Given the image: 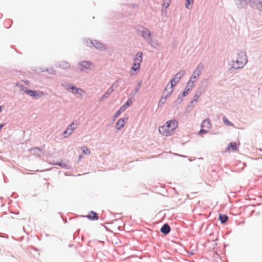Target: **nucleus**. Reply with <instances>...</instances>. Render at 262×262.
I'll return each mask as SVG.
<instances>
[{"label": "nucleus", "instance_id": "7", "mask_svg": "<svg viewBox=\"0 0 262 262\" xmlns=\"http://www.w3.org/2000/svg\"><path fill=\"white\" fill-rule=\"evenodd\" d=\"M76 124L72 122L67 128L66 130L64 132L63 134L64 135V137H68L70 135H71L72 133L73 130L76 128Z\"/></svg>", "mask_w": 262, "mask_h": 262}, {"label": "nucleus", "instance_id": "5", "mask_svg": "<svg viewBox=\"0 0 262 262\" xmlns=\"http://www.w3.org/2000/svg\"><path fill=\"white\" fill-rule=\"evenodd\" d=\"M203 68V66L202 64H200L196 70L193 72V73L192 75V76L190 77V79L191 80H195V82L198 80V78L200 75L201 72L202 71V69Z\"/></svg>", "mask_w": 262, "mask_h": 262}, {"label": "nucleus", "instance_id": "2", "mask_svg": "<svg viewBox=\"0 0 262 262\" xmlns=\"http://www.w3.org/2000/svg\"><path fill=\"white\" fill-rule=\"evenodd\" d=\"M174 86H172L171 84L168 83L165 86V88L163 93V96H162L159 102V105L163 104L166 99L167 97H169L172 94L173 91V87Z\"/></svg>", "mask_w": 262, "mask_h": 262}, {"label": "nucleus", "instance_id": "9", "mask_svg": "<svg viewBox=\"0 0 262 262\" xmlns=\"http://www.w3.org/2000/svg\"><path fill=\"white\" fill-rule=\"evenodd\" d=\"M25 93L29 95L34 97H37L41 96L43 95V93L41 92L38 93L37 91H32V90H26L25 91Z\"/></svg>", "mask_w": 262, "mask_h": 262}, {"label": "nucleus", "instance_id": "26", "mask_svg": "<svg viewBox=\"0 0 262 262\" xmlns=\"http://www.w3.org/2000/svg\"><path fill=\"white\" fill-rule=\"evenodd\" d=\"M193 3V0H187L186 3V7L187 8H189V5Z\"/></svg>", "mask_w": 262, "mask_h": 262}, {"label": "nucleus", "instance_id": "31", "mask_svg": "<svg viewBox=\"0 0 262 262\" xmlns=\"http://www.w3.org/2000/svg\"><path fill=\"white\" fill-rule=\"evenodd\" d=\"M103 97H107V95H104L103 96Z\"/></svg>", "mask_w": 262, "mask_h": 262}, {"label": "nucleus", "instance_id": "13", "mask_svg": "<svg viewBox=\"0 0 262 262\" xmlns=\"http://www.w3.org/2000/svg\"><path fill=\"white\" fill-rule=\"evenodd\" d=\"M170 230V227L167 224H164L162 228H161V231L162 233H163L164 234H168Z\"/></svg>", "mask_w": 262, "mask_h": 262}, {"label": "nucleus", "instance_id": "6", "mask_svg": "<svg viewBox=\"0 0 262 262\" xmlns=\"http://www.w3.org/2000/svg\"><path fill=\"white\" fill-rule=\"evenodd\" d=\"M79 69L81 71H86L87 69H91L93 67L92 63L87 61H82L79 64Z\"/></svg>", "mask_w": 262, "mask_h": 262}, {"label": "nucleus", "instance_id": "8", "mask_svg": "<svg viewBox=\"0 0 262 262\" xmlns=\"http://www.w3.org/2000/svg\"><path fill=\"white\" fill-rule=\"evenodd\" d=\"M127 118H121L119 119L116 123V128L118 130L121 129L126 123Z\"/></svg>", "mask_w": 262, "mask_h": 262}, {"label": "nucleus", "instance_id": "21", "mask_svg": "<svg viewBox=\"0 0 262 262\" xmlns=\"http://www.w3.org/2000/svg\"><path fill=\"white\" fill-rule=\"evenodd\" d=\"M81 149L82 150L83 153L85 155H90L91 154L90 150L86 146H83L81 147Z\"/></svg>", "mask_w": 262, "mask_h": 262}, {"label": "nucleus", "instance_id": "17", "mask_svg": "<svg viewBox=\"0 0 262 262\" xmlns=\"http://www.w3.org/2000/svg\"><path fill=\"white\" fill-rule=\"evenodd\" d=\"M86 217L91 220H97L98 219V216L97 213L94 211H91L89 215L86 216Z\"/></svg>", "mask_w": 262, "mask_h": 262}, {"label": "nucleus", "instance_id": "15", "mask_svg": "<svg viewBox=\"0 0 262 262\" xmlns=\"http://www.w3.org/2000/svg\"><path fill=\"white\" fill-rule=\"evenodd\" d=\"M59 67L62 69H67L70 68V64L66 61H61L59 63Z\"/></svg>", "mask_w": 262, "mask_h": 262}, {"label": "nucleus", "instance_id": "24", "mask_svg": "<svg viewBox=\"0 0 262 262\" xmlns=\"http://www.w3.org/2000/svg\"><path fill=\"white\" fill-rule=\"evenodd\" d=\"M123 112V108H120L119 111L115 114L114 117L117 118Z\"/></svg>", "mask_w": 262, "mask_h": 262}, {"label": "nucleus", "instance_id": "32", "mask_svg": "<svg viewBox=\"0 0 262 262\" xmlns=\"http://www.w3.org/2000/svg\"><path fill=\"white\" fill-rule=\"evenodd\" d=\"M28 81H26V83L28 84Z\"/></svg>", "mask_w": 262, "mask_h": 262}, {"label": "nucleus", "instance_id": "16", "mask_svg": "<svg viewBox=\"0 0 262 262\" xmlns=\"http://www.w3.org/2000/svg\"><path fill=\"white\" fill-rule=\"evenodd\" d=\"M140 64H138V63H136L134 62V64H133V67L132 68V70H131L130 74L132 75L136 74L135 72L137 70H139V69L140 68Z\"/></svg>", "mask_w": 262, "mask_h": 262}, {"label": "nucleus", "instance_id": "28", "mask_svg": "<svg viewBox=\"0 0 262 262\" xmlns=\"http://www.w3.org/2000/svg\"><path fill=\"white\" fill-rule=\"evenodd\" d=\"M189 91H187V90H186V88H185V90L183 92V96H187Z\"/></svg>", "mask_w": 262, "mask_h": 262}, {"label": "nucleus", "instance_id": "11", "mask_svg": "<svg viewBox=\"0 0 262 262\" xmlns=\"http://www.w3.org/2000/svg\"><path fill=\"white\" fill-rule=\"evenodd\" d=\"M211 123L208 119H205L201 124V128H204L209 129L211 127Z\"/></svg>", "mask_w": 262, "mask_h": 262}, {"label": "nucleus", "instance_id": "20", "mask_svg": "<svg viewBox=\"0 0 262 262\" xmlns=\"http://www.w3.org/2000/svg\"><path fill=\"white\" fill-rule=\"evenodd\" d=\"M132 103V100L130 99H128L127 102L120 108H123V112L127 108L128 106H129Z\"/></svg>", "mask_w": 262, "mask_h": 262}, {"label": "nucleus", "instance_id": "14", "mask_svg": "<svg viewBox=\"0 0 262 262\" xmlns=\"http://www.w3.org/2000/svg\"><path fill=\"white\" fill-rule=\"evenodd\" d=\"M194 82H195V80H191L190 79L187 83L186 90H187V91H190L191 90L194 86Z\"/></svg>", "mask_w": 262, "mask_h": 262}, {"label": "nucleus", "instance_id": "29", "mask_svg": "<svg viewBox=\"0 0 262 262\" xmlns=\"http://www.w3.org/2000/svg\"><path fill=\"white\" fill-rule=\"evenodd\" d=\"M199 96L197 95H195L194 97H193V101H197L199 99Z\"/></svg>", "mask_w": 262, "mask_h": 262}, {"label": "nucleus", "instance_id": "12", "mask_svg": "<svg viewBox=\"0 0 262 262\" xmlns=\"http://www.w3.org/2000/svg\"><path fill=\"white\" fill-rule=\"evenodd\" d=\"M142 60V53L138 52L134 59V63L140 64Z\"/></svg>", "mask_w": 262, "mask_h": 262}, {"label": "nucleus", "instance_id": "27", "mask_svg": "<svg viewBox=\"0 0 262 262\" xmlns=\"http://www.w3.org/2000/svg\"><path fill=\"white\" fill-rule=\"evenodd\" d=\"M72 89L73 90V93H79V91H81V90L80 89H75L74 88H72Z\"/></svg>", "mask_w": 262, "mask_h": 262}, {"label": "nucleus", "instance_id": "1", "mask_svg": "<svg viewBox=\"0 0 262 262\" xmlns=\"http://www.w3.org/2000/svg\"><path fill=\"white\" fill-rule=\"evenodd\" d=\"M178 126V122L175 120L167 121L163 126L159 127V133L164 136H169L173 134Z\"/></svg>", "mask_w": 262, "mask_h": 262}, {"label": "nucleus", "instance_id": "3", "mask_svg": "<svg viewBox=\"0 0 262 262\" xmlns=\"http://www.w3.org/2000/svg\"><path fill=\"white\" fill-rule=\"evenodd\" d=\"M247 61V56L245 53L238 54V57L235 61L234 67L236 68H242L246 63Z\"/></svg>", "mask_w": 262, "mask_h": 262}, {"label": "nucleus", "instance_id": "25", "mask_svg": "<svg viewBox=\"0 0 262 262\" xmlns=\"http://www.w3.org/2000/svg\"><path fill=\"white\" fill-rule=\"evenodd\" d=\"M207 133V129L204 128H201V130L199 132V134L201 135L203 134H206Z\"/></svg>", "mask_w": 262, "mask_h": 262}, {"label": "nucleus", "instance_id": "23", "mask_svg": "<svg viewBox=\"0 0 262 262\" xmlns=\"http://www.w3.org/2000/svg\"><path fill=\"white\" fill-rule=\"evenodd\" d=\"M170 3V0H163V3H162V6L163 7L167 8L169 6Z\"/></svg>", "mask_w": 262, "mask_h": 262}, {"label": "nucleus", "instance_id": "30", "mask_svg": "<svg viewBox=\"0 0 262 262\" xmlns=\"http://www.w3.org/2000/svg\"><path fill=\"white\" fill-rule=\"evenodd\" d=\"M2 106H0V112L2 111Z\"/></svg>", "mask_w": 262, "mask_h": 262}, {"label": "nucleus", "instance_id": "4", "mask_svg": "<svg viewBox=\"0 0 262 262\" xmlns=\"http://www.w3.org/2000/svg\"><path fill=\"white\" fill-rule=\"evenodd\" d=\"M184 75V71H181L179 72L174 76L173 78L170 81L169 83L171 84L172 86H175Z\"/></svg>", "mask_w": 262, "mask_h": 262}, {"label": "nucleus", "instance_id": "10", "mask_svg": "<svg viewBox=\"0 0 262 262\" xmlns=\"http://www.w3.org/2000/svg\"><path fill=\"white\" fill-rule=\"evenodd\" d=\"M238 150V147L235 142H231L228 147L226 148V151H235Z\"/></svg>", "mask_w": 262, "mask_h": 262}, {"label": "nucleus", "instance_id": "19", "mask_svg": "<svg viewBox=\"0 0 262 262\" xmlns=\"http://www.w3.org/2000/svg\"><path fill=\"white\" fill-rule=\"evenodd\" d=\"M228 216L226 215L220 214L219 215V220L222 223H225L228 220Z\"/></svg>", "mask_w": 262, "mask_h": 262}, {"label": "nucleus", "instance_id": "18", "mask_svg": "<svg viewBox=\"0 0 262 262\" xmlns=\"http://www.w3.org/2000/svg\"><path fill=\"white\" fill-rule=\"evenodd\" d=\"M142 34L143 37H144L145 39H148L150 37V33L145 28H143L142 31Z\"/></svg>", "mask_w": 262, "mask_h": 262}, {"label": "nucleus", "instance_id": "22", "mask_svg": "<svg viewBox=\"0 0 262 262\" xmlns=\"http://www.w3.org/2000/svg\"><path fill=\"white\" fill-rule=\"evenodd\" d=\"M223 122H224V123L228 126H233L234 125L233 124L232 122H231L230 121H229L228 120V119L225 117H224L223 118Z\"/></svg>", "mask_w": 262, "mask_h": 262}]
</instances>
